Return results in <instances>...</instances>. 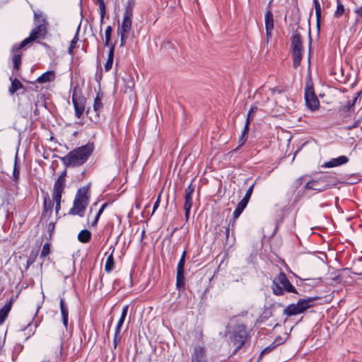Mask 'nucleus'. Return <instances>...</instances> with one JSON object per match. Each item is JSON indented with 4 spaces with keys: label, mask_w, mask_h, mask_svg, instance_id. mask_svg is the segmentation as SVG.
I'll return each instance as SVG.
<instances>
[{
    "label": "nucleus",
    "mask_w": 362,
    "mask_h": 362,
    "mask_svg": "<svg viewBox=\"0 0 362 362\" xmlns=\"http://www.w3.org/2000/svg\"><path fill=\"white\" fill-rule=\"evenodd\" d=\"M66 171H64L61 175L58 177L54 184L52 200L48 194L44 196L43 209L41 214V219L47 221L52 214L53 202H55V214L57 216L61 209L62 196L64 192L66 184Z\"/></svg>",
    "instance_id": "1"
},
{
    "label": "nucleus",
    "mask_w": 362,
    "mask_h": 362,
    "mask_svg": "<svg viewBox=\"0 0 362 362\" xmlns=\"http://www.w3.org/2000/svg\"><path fill=\"white\" fill-rule=\"evenodd\" d=\"M94 150L93 144H87L76 148L64 157H60L61 161L66 167H76L84 164Z\"/></svg>",
    "instance_id": "2"
},
{
    "label": "nucleus",
    "mask_w": 362,
    "mask_h": 362,
    "mask_svg": "<svg viewBox=\"0 0 362 362\" xmlns=\"http://www.w3.org/2000/svg\"><path fill=\"white\" fill-rule=\"evenodd\" d=\"M89 186L86 185L79 188L75 196L73 206L69 211L70 215H78L83 217L86 206L89 202Z\"/></svg>",
    "instance_id": "3"
},
{
    "label": "nucleus",
    "mask_w": 362,
    "mask_h": 362,
    "mask_svg": "<svg viewBox=\"0 0 362 362\" xmlns=\"http://www.w3.org/2000/svg\"><path fill=\"white\" fill-rule=\"evenodd\" d=\"M291 49L293 58V66L296 69L301 63L304 52L303 39L298 30L293 31L291 37Z\"/></svg>",
    "instance_id": "4"
},
{
    "label": "nucleus",
    "mask_w": 362,
    "mask_h": 362,
    "mask_svg": "<svg viewBox=\"0 0 362 362\" xmlns=\"http://www.w3.org/2000/svg\"><path fill=\"white\" fill-rule=\"evenodd\" d=\"M271 288L273 293L276 296L284 295V291L298 293L296 288L291 284L287 276L283 272H280L278 276L273 279Z\"/></svg>",
    "instance_id": "5"
},
{
    "label": "nucleus",
    "mask_w": 362,
    "mask_h": 362,
    "mask_svg": "<svg viewBox=\"0 0 362 362\" xmlns=\"http://www.w3.org/2000/svg\"><path fill=\"white\" fill-rule=\"evenodd\" d=\"M316 299H318V297L300 299L296 303L288 305L284 310V314L287 316H293L303 313L313 306L312 303Z\"/></svg>",
    "instance_id": "6"
},
{
    "label": "nucleus",
    "mask_w": 362,
    "mask_h": 362,
    "mask_svg": "<svg viewBox=\"0 0 362 362\" xmlns=\"http://www.w3.org/2000/svg\"><path fill=\"white\" fill-rule=\"evenodd\" d=\"M47 34V25L42 23L32 30L30 36L25 40H23L20 44H15L13 46V51L14 52L16 49H21L25 46H26L28 43L35 41L38 38H45Z\"/></svg>",
    "instance_id": "7"
},
{
    "label": "nucleus",
    "mask_w": 362,
    "mask_h": 362,
    "mask_svg": "<svg viewBox=\"0 0 362 362\" xmlns=\"http://www.w3.org/2000/svg\"><path fill=\"white\" fill-rule=\"evenodd\" d=\"M248 337V332L245 325L243 324H238L233 328L232 334L230 336V340L236 345V349H240Z\"/></svg>",
    "instance_id": "8"
},
{
    "label": "nucleus",
    "mask_w": 362,
    "mask_h": 362,
    "mask_svg": "<svg viewBox=\"0 0 362 362\" xmlns=\"http://www.w3.org/2000/svg\"><path fill=\"white\" fill-rule=\"evenodd\" d=\"M135 6V2L132 0L127 1V4L125 7L124 18L120 28H118V31H123V33H129L132 29V18H133V9Z\"/></svg>",
    "instance_id": "9"
},
{
    "label": "nucleus",
    "mask_w": 362,
    "mask_h": 362,
    "mask_svg": "<svg viewBox=\"0 0 362 362\" xmlns=\"http://www.w3.org/2000/svg\"><path fill=\"white\" fill-rule=\"evenodd\" d=\"M305 100L306 106L312 111H315L319 108L320 102L317 99L314 88L312 85L308 83L305 88Z\"/></svg>",
    "instance_id": "10"
},
{
    "label": "nucleus",
    "mask_w": 362,
    "mask_h": 362,
    "mask_svg": "<svg viewBox=\"0 0 362 362\" xmlns=\"http://www.w3.org/2000/svg\"><path fill=\"white\" fill-rule=\"evenodd\" d=\"M86 99L84 96L74 92L72 95V103L74 107L75 116L79 119L85 110Z\"/></svg>",
    "instance_id": "11"
},
{
    "label": "nucleus",
    "mask_w": 362,
    "mask_h": 362,
    "mask_svg": "<svg viewBox=\"0 0 362 362\" xmlns=\"http://www.w3.org/2000/svg\"><path fill=\"white\" fill-rule=\"evenodd\" d=\"M194 192V187L192 182L187 186L185 191V217L186 221L189 219L190 210L192 206V194Z\"/></svg>",
    "instance_id": "12"
},
{
    "label": "nucleus",
    "mask_w": 362,
    "mask_h": 362,
    "mask_svg": "<svg viewBox=\"0 0 362 362\" xmlns=\"http://www.w3.org/2000/svg\"><path fill=\"white\" fill-rule=\"evenodd\" d=\"M190 362H208L206 349L202 346H196L191 354Z\"/></svg>",
    "instance_id": "13"
},
{
    "label": "nucleus",
    "mask_w": 362,
    "mask_h": 362,
    "mask_svg": "<svg viewBox=\"0 0 362 362\" xmlns=\"http://www.w3.org/2000/svg\"><path fill=\"white\" fill-rule=\"evenodd\" d=\"M349 158L346 156H340L337 158H332L331 160L325 163L322 165L325 168H334L348 163Z\"/></svg>",
    "instance_id": "14"
},
{
    "label": "nucleus",
    "mask_w": 362,
    "mask_h": 362,
    "mask_svg": "<svg viewBox=\"0 0 362 362\" xmlns=\"http://www.w3.org/2000/svg\"><path fill=\"white\" fill-rule=\"evenodd\" d=\"M323 184V181H322L320 178H318L317 180L308 182L305 186V188L306 189H313L322 192L326 189Z\"/></svg>",
    "instance_id": "15"
},
{
    "label": "nucleus",
    "mask_w": 362,
    "mask_h": 362,
    "mask_svg": "<svg viewBox=\"0 0 362 362\" xmlns=\"http://www.w3.org/2000/svg\"><path fill=\"white\" fill-rule=\"evenodd\" d=\"M59 305L63 325H64L65 327H67L69 320V310L68 306L65 303L64 299L62 297L60 298Z\"/></svg>",
    "instance_id": "16"
},
{
    "label": "nucleus",
    "mask_w": 362,
    "mask_h": 362,
    "mask_svg": "<svg viewBox=\"0 0 362 362\" xmlns=\"http://www.w3.org/2000/svg\"><path fill=\"white\" fill-rule=\"evenodd\" d=\"M272 1L269 3V7ZM265 28L274 29V16L271 9L269 8L264 14Z\"/></svg>",
    "instance_id": "17"
},
{
    "label": "nucleus",
    "mask_w": 362,
    "mask_h": 362,
    "mask_svg": "<svg viewBox=\"0 0 362 362\" xmlns=\"http://www.w3.org/2000/svg\"><path fill=\"white\" fill-rule=\"evenodd\" d=\"M55 78V73L54 71H48L39 76L36 81L39 83L53 81Z\"/></svg>",
    "instance_id": "18"
},
{
    "label": "nucleus",
    "mask_w": 362,
    "mask_h": 362,
    "mask_svg": "<svg viewBox=\"0 0 362 362\" xmlns=\"http://www.w3.org/2000/svg\"><path fill=\"white\" fill-rule=\"evenodd\" d=\"M320 178L323 181L326 189L336 184V177L330 174L323 175Z\"/></svg>",
    "instance_id": "19"
},
{
    "label": "nucleus",
    "mask_w": 362,
    "mask_h": 362,
    "mask_svg": "<svg viewBox=\"0 0 362 362\" xmlns=\"http://www.w3.org/2000/svg\"><path fill=\"white\" fill-rule=\"evenodd\" d=\"M12 301H9L7 303L1 310H0V325H1L6 317L8 315V313L11 309Z\"/></svg>",
    "instance_id": "20"
},
{
    "label": "nucleus",
    "mask_w": 362,
    "mask_h": 362,
    "mask_svg": "<svg viewBox=\"0 0 362 362\" xmlns=\"http://www.w3.org/2000/svg\"><path fill=\"white\" fill-rule=\"evenodd\" d=\"M10 80L11 81V86L9 87L8 92L11 95H13L14 93H16L17 90L20 89H23L24 88L22 83L17 78H10Z\"/></svg>",
    "instance_id": "21"
},
{
    "label": "nucleus",
    "mask_w": 362,
    "mask_h": 362,
    "mask_svg": "<svg viewBox=\"0 0 362 362\" xmlns=\"http://www.w3.org/2000/svg\"><path fill=\"white\" fill-rule=\"evenodd\" d=\"M103 104L102 103V97L100 93H98L96 97L95 98L93 103V110L95 112L97 117H98L100 112L103 110Z\"/></svg>",
    "instance_id": "22"
},
{
    "label": "nucleus",
    "mask_w": 362,
    "mask_h": 362,
    "mask_svg": "<svg viewBox=\"0 0 362 362\" xmlns=\"http://www.w3.org/2000/svg\"><path fill=\"white\" fill-rule=\"evenodd\" d=\"M185 286V278L184 272H177L176 275V289L178 291L184 290Z\"/></svg>",
    "instance_id": "23"
},
{
    "label": "nucleus",
    "mask_w": 362,
    "mask_h": 362,
    "mask_svg": "<svg viewBox=\"0 0 362 362\" xmlns=\"http://www.w3.org/2000/svg\"><path fill=\"white\" fill-rule=\"evenodd\" d=\"M115 249H112L111 254L107 257L105 264V271L107 273H110L115 267V260L113 258V252Z\"/></svg>",
    "instance_id": "24"
},
{
    "label": "nucleus",
    "mask_w": 362,
    "mask_h": 362,
    "mask_svg": "<svg viewBox=\"0 0 362 362\" xmlns=\"http://www.w3.org/2000/svg\"><path fill=\"white\" fill-rule=\"evenodd\" d=\"M91 238V233L86 230H82L78 235V240L82 243H86L90 241Z\"/></svg>",
    "instance_id": "25"
},
{
    "label": "nucleus",
    "mask_w": 362,
    "mask_h": 362,
    "mask_svg": "<svg viewBox=\"0 0 362 362\" xmlns=\"http://www.w3.org/2000/svg\"><path fill=\"white\" fill-rule=\"evenodd\" d=\"M249 127H250V122L248 121V119H246L241 136L239 138L240 146L243 145L245 144V142L247 141V139L248 136Z\"/></svg>",
    "instance_id": "26"
},
{
    "label": "nucleus",
    "mask_w": 362,
    "mask_h": 362,
    "mask_svg": "<svg viewBox=\"0 0 362 362\" xmlns=\"http://www.w3.org/2000/svg\"><path fill=\"white\" fill-rule=\"evenodd\" d=\"M19 50L20 49H16L14 52L12 50V52L13 53V56L12 57L13 69L16 71L20 69L21 64V54L19 52L16 53V52Z\"/></svg>",
    "instance_id": "27"
},
{
    "label": "nucleus",
    "mask_w": 362,
    "mask_h": 362,
    "mask_svg": "<svg viewBox=\"0 0 362 362\" xmlns=\"http://www.w3.org/2000/svg\"><path fill=\"white\" fill-rule=\"evenodd\" d=\"M128 309H129V305H125L123 307L120 318H119V320L117 322V325L116 326V328H115V330H117V332L121 331V327H122L124 320L127 317Z\"/></svg>",
    "instance_id": "28"
},
{
    "label": "nucleus",
    "mask_w": 362,
    "mask_h": 362,
    "mask_svg": "<svg viewBox=\"0 0 362 362\" xmlns=\"http://www.w3.org/2000/svg\"><path fill=\"white\" fill-rule=\"evenodd\" d=\"M17 159H18V157L16 155V158H15V162H14L13 174H12V179L16 184H17L18 182L19 177H20V166L18 164Z\"/></svg>",
    "instance_id": "29"
},
{
    "label": "nucleus",
    "mask_w": 362,
    "mask_h": 362,
    "mask_svg": "<svg viewBox=\"0 0 362 362\" xmlns=\"http://www.w3.org/2000/svg\"><path fill=\"white\" fill-rule=\"evenodd\" d=\"M247 205V204L245 201L242 200L238 204L235 211H233V218L235 219H237L240 216Z\"/></svg>",
    "instance_id": "30"
},
{
    "label": "nucleus",
    "mask_w": 362,
    "mask_h": 362,
    "mask_svg": "<svg viewBox=\"0 0 362 362\" xmlns=\"http://www.w3.org/2000/svg\"><path fill=\"white\" fill-rule=\"evenodd\" d=\"M97 1L98 4L99 10H100V25H102V24L103 23V21H104L105 15L106 13L105 4L104 0H97ZM102 30V27L100 28V30Z\"/></svg>",
    "instance_id": "31"
},
{
    "label": "nucleus",
    "mask_w": 362,
    "mask_h": 362,
    "mask_svg": "<svg viewBox=\"0 0 362 362\" xmlns=\"http://www.w3.org/2000/svg\"><path fill=\"white\" fill-rule=\"evenodd\" d=\"M79 29H80V25L78 27L77 31H76V33L75 34V36L74 37V38L71 41L70 46L69 47L68 52H69V54H70L71 55L74 54L73 50L76 47V43L78 41V31H79Z\"/></svg>",
    "instance_id": "32"
},
{
    "label": "nucleus",
    "mask_w": 362,
    "mask_h": 362,
    "mask_svg": "<svg viewBox=\"0 0 362 362\" xmlns=\"http://www.w3.org/2000/svg\"><path fill=\"white\" fill-rule=\"evenodd\" d=\"M34 18L37 25L40 23H45V25H47V22L46 18L43 16L42 13L41 11L35 12L34 13Z\"/></svg>",
    "instance_id": "33"
},
{
    "label": "nucleus",
    "mask_w": 362,
    "mask_h": 362,
    "mask_svg": "<svg viewBox=\"0 0 362 362\" xmlns=\"http://www.w3.org/2000/svg\"><path fill=\"white\" fill-rule=\"evenodd\" d=\"M315 5V14L317 18V25L320 28V18L321 17V7L318 0H313Z\"/></svg>",
    "instance_id": "34"
},
{
    "label": "nucleus",
    "mask_w": 362,
    "mask_h": 362,
    "mask_svg": "<svg viewBox=\"0 0 362 362\" xmlns=\"http://www.w3.org/2000/svg\"><path fill=\"white\" fill-rule=\"evenodd\" d=\"M344 12L345 9L344 5L340 0H337V7L334 12V17L339 18L344 13Z\"/></svg>",
    "instance_id": "35"
},
{
    "label": "nucleus",
    "mask_w": 362,
    "mask_h": 362,
    "mask_svg": "<svg viewBox=\"0 0 362 362\" xmlns=\"http://www.w3.org/2000/svg\"><path fill=\"white\" fill-rule=\"evenodd\" d=\"M185 257H186V251L185 250L182 252L180 259L177 264V272H184L185 271Z\"/></svg>",
    "instance_id": "36"
},
{
    "label": "nucleus",
    "mask_w": 362,
    "mask_h": 362,
    "mask_svg": "<svg viewBox=\"0 0 362 362\" xmlns=\"http://www.w3.org/2000/svg\"><path fill=\"white\" fill-rule=\"evenodd\" d=\"M112 28L110 25H108L106 29H105V45L106 47H109L110 46V40H111V35H112Z\"/></svg>",
    "instance_id": "37"
},
{
    "label": "nucleus",
    "mask_w": 362,
    "mask_h": 362,
    "mask_svg": "<svg viewBox=\"0 0 362 362\" xmlns=\"http://www.w3.org/2000/svg\"><path fill=\"white\" fill-rule=\"evenodd\" d=\"M50 252V244L48 243H46L44 244L42 251L40 252V258H44L47 257Z\"/></svg>",
    "instance_id": "38"
},
{
    "label": "nucleus",
    "mask_w": 362,
    "mask_h": 362,
    "mask_svg": "<svg viewBox=\"0 0 362 362\" xmlns=\"http://www.w3.org/2000/svg\"><path fill=\"white\" fill-rule=\"evenodd\" d=\"M303 180H304V177H303V176L297 178L292 184L291 187H292L293 191H295L298 188H299L303 185Z\"/></svg>",
    "instance_id": "39"
},
{
    "label": "nucleus",
    "mask_w": 362,
    "mask_h": 362,
    "mask_svg": "<svg viewBox=\"0 0 362 362\" xmlns=\"http://www.w3.org/2000/svg\"><path fill=\"white\" fill-rule=\"evenodd\" d=\"M255 184H252L247 190L245 197L243 198L242 201H245L247 204H248L249 200L251 197V195L253 192Z\"/></svg>",
    "instance_id": "40"
},
{
    "label": "nucleus",
    "mask_w": 362,
    "mask_h": 362,
    "mask_svg": "<svg viewBox=\"0 0 362 362\" xmlns=\"http://www.w3.org/2000/svg\"><path fill=\"white\" fill-rule=\"evenodd\" d=\"M121 334H120V331H118L117 332V330H115V336H114V339H113V345H114V348L116 349L118 343L121 340Z\"/></svg>",
    "instance_id": "41"
},
{
    "label": "nucleus",
    "mask_w": 362,
    "mask_h": 362,
    "mask_svg": "<svg viewBox=\"0 0 362 362\" xmlns=\"http://www.w3.org/2000/svg\"><path fill=\"white\" fill-rule=\"evenodd\" d=\"M119 33L120 34V47H123L126 44V40L129 33H123V31H119Z\"/></svg>",
    "instance_id": "42"
},
{
    "label": "nucleus",
    "mask_w": 362,
    "mask_h": 362,
    "mask_svg": "<svg viewBox=\"0 0 362 362\" xmlns=\"http://www.w3.org/2000/svg\"><path fill=\"white\" fill-rule=\"evenodd\" d=\"M257 107L256 106H251L247 116V119L250 122V119L252 118L253 114L257 111Z\"/></svg>",
    "instance_id": "43"
},
{
    "label": "nucleus",
    "mask_w": 362,
    "mask_h": 362,
    "mask_svg": "<svg viewBox=\"0 0 362 362\" xmlns=\"http://www.w3.org/2000/svg\"><path fill=\"white\" fill-rule=\"evenodd\" d=\"M276 345H274L273 344L267 346L266 348H264L261 354H260V356L259 357H261L263 354H267V353H269L270 351H272L274 348H275Z\"/></svg>",
    "instance_id": "44"
},
{
    "label": "nucleus",
    "mask_w": 362,
    "mask_h": 362,
    "mask_svg": "<svg viewBox=\"0 0 362 362\" xmlns=\"http://www.w3.org/2000/svg\"><path fill=\"white\" fill-rule=\"evenodd\" d=\"M160 194H159V195L157 197V199L156 201V202L154 203L153 204V211H152V214L156 211V210L158 208L159 206V204H160Z\"/></svg>",
    "instance_id": "45"
},
{
    "label": "nucleus",
    "mask_w": 362,
    "mask_h": 362,
    "mask_svg": "<svg viewBox=\"0 0 362 362\" xmlns=\"http://www.w3.org/2000/svg\"><path fill=\"white\" fill-rule=\"evenodd\" d=\"M113 64V59H107L105 64V71H109L111 69Z\"/></svg>",
    "instance_id": "46"
},
{
    "label": "nucleus",
    "mask_w": 362,
    "mask_h": 362,
    "mask_svg": "<svg viewBox=\"0 0 362 362\" xmlns=\"http://www.w3.org/2000/svg\"><path fill=\"white\" fill-rule=\"evenodd\" d=\"M265 29H266V35H267L266 44L267 45L269 41L272 38L273 29H268V28H265Z\"/></svg>",
    "instance_id": "47"
},
{
    "label": "nucleus",
    "mask_w": 362,
    "mask_h": 362,
    "mask_svg": "<svg viewBox=\"0 0 362 362\" xmlns=\"http://www.w3.org/2000/svg\"><path fill=\"white\" fill-rule=\"evenodd\" d=\"M114 52H115V44L110 45L109 52H108V58L107 59H113Z\"/></svg>",
    "instance_id": "48"
},
{
    "label": "nucleus",
    "mask_w": 362,
    "mask_h": 362,
    "mask_svg": "<svg viewBox=\"0 0 362 362\" xmlns=\"http://www.w3.org/2000/svg\"><path fill=\"white\" fill-rule=\"evenodd\" d=\"M35 257H29L27 259V262H26V267H25V269H28L29 268V267L33 264V262H35Z\"/></svg>",
    "instance_id": "49"
},
{
    "label": "nucleus",
    "mask_w": 362,
    "mask_h": 362,
    "mask_svg": "<svg viewBox=\"0 0 362 362\" xmlns=\"http://www.w3.org/2000/svg\"><path fill=\"white\" fill-rule=\"evenodd\" d=\"M108 203L107 202H105L104 203L100 208V209L98 210L97 214H98L99 216H101V214L103 213L105 209L108 206Z\"/></svg>",
    "instance_id": "50"
},
{
    "label": "nucleus",
    "mask_w": 362,
    "mask_h": 362,
    "mask_svg": "<svg viewBox=\"0 0 362 362\" xmlns=\"http://www.w3.org/2000/svg\"><path fill=\"white\" fill-rule=\"evenodd\" d=\"M54 226H55V223L54 222H50L48 224V230L50 233V234L54 231Z\"/></svg>",
    "instance_id": "51"
},
{
    "label": "nucleus",
    "mask_w": 362,
    "mask_h": 362,
    "mask_svg": "<svg viewBox=\"0 0 362 362\" xmlns=\"http://www.w3.org/2000/svg\"><path fill=\"white\" fill-rule=\"evenodd\" d=\"M100 216L98 214H96L95 216V218L93 220V221L92 222V226H96L97 224H98V220L100 218Z\"/></svg>",
    "instance_id": "52"
},
{
    "label": "nucleus",
    "mask_w": 362,
    "mask_h": 362,
    "mask_svg": "<svg viewBox=\"0 0 362 362\" xmlns=\"http://www.w3.org/2000/svg\"><path fill=\"white\" fill-rule=\"evenodd\" d=\"M100 216L98 214H96L95 216V218L93 220V221L92 222V226H96L97 224H98V220L100 218Z\"/></svg>",
    "instance_id": "53"
},
{
    "label": "nucleus",
    "mask_w": 362,
    "mask_h": 362,
    "mask_svg": "<svg viewBox=\"0 0 362 362\" xmlns=\"http://www.w3.org/2000/svg\"><path fill=\"white\" fill-rule=\"evenodd\" d=\"M100 216L98 214H96L95 216V218L93 220V221L92 222V226H96L97 224H98V220L100 218Z\"/></svg>",
    "instance_id": "54"
},
{
    "label": "nucleus",
    "mask_w": 362,
    "mask_h": 362,
    "mask_svg": "<svg viewBox=\"0 0 362 362\" xmlns=\"http://www.w3.org/2000/svg\"><path fill=\"white\" fill-rule=\"evenodd\" d=\"M355 12L358 16L362 17V6L356 8Z\"/></svg>",
    "instance_id": "55"
},
{
    "label": "nucleus",
    "mask_w": 362,
    "mask_h": 362,
    "mask_svg": "<svg viewBox=\"0 0 362 362\" xmlns=\"http://www.w3.org/2000/svg\"><path fill=\"white\" fill-rule=\"evenodd\" d=\"M356 100H357V98H355L353 100V101H352V102H351V101H349V103H348V108H349V109L354 106V105H355V103H356Z\"/></svg>",
    "instance_id": "56"
},
{
    "label": "nucleus",
    "mask_w": 362,
    "mask_h": 362,
    "mask_svg": "<svg viewBox=\"0 0 362 362\" xmlns=\"http://www.w3.org/2000/svg\"><path fill=\"white\" fill-rule=\"evenodd\" d=\"M272 90L273 93H281V90L277 87L272 88Z\"/></svg>",
    "instance_id": "57"
},
{
    "label": "nucleus",
    "mask_w": 362,
    "mask_h": 362,
    "mask_svg": "<svg viewBox=\"0 0 362 362\" xmlns=\"http://www.w3.org/2000/svg\"><path fill=\"white\" fill-rule=\"evenodd\" d=\"M27 97H28V100H30V97L34 98V95L33 94H31L30 95H27ZM28 105H29V106L31 107V105H32L31 101H30Z\"/></svg>",
    "instance_id": "58"
},
{
    "label": "nucleus",
    "mask_w": 362,
    "mask_h": 362,
    "mask_svg": "<svg viewBox=\"0 0 362 362\" xmlns=\"http://www.w3.org/2000/svg\"><path fill=\"white\" fill-rule=\"evenodd\" d=\"M235 220H236V219H235V218H234V219H233V221H232V223H231V228H232V230H233V229H234V228H235Z\"/></svg>",
    "instance_id": "59"
},
{
    "label": "nucleus",
    "mask_w": 362,
    "mask_h": 362,
    "mask_svg": "<svg viewBox=\"0 0 362 362\" xmlns=\"http://www.w3.org/2000/svg\"><path fill=\"white\" fill-rule=\"evenodd\" d=\"M97 204H98L97 202H95L94 204H93V205H92V206L90 207V213L92 211V207H93V206H96V205H97Z\"/></svg>",
    "instance_id": "60"
},
{
    "label": "nucleus",
    "mask_w": 362,
    "mask_h": 362,
    "mask_svg": "<svg viewBox=\"0 0 362 362\" xmlns=\"http://www.w3.org/2000/svg\"><path fill=\"white\" fill-rule=\"evenodd\" d=\"M358 126V122H355V124L353 125V127H357Z\"/></svg>",
    "instance_id": "61"
},
{
    "label": "nucleus",
    "mask_w": 362,
    "mask_h": 362,
    "mask_svg": "<svg viewBox=\"0 0 362 362\" xmlns=\"http://www.w3.org/2000/svg\"><path fill=\"white\" fill-rule=\"evenodd\" d=\"M229 233V228L226 229V233L228 234Z\"/></svg>",
    "instance_id": "62"
},
{
    "label": "nucleus",
    "mask_w": 362,
    "mask_h": 362,
    "mask_svg": "<svg viewBox=\"0 0 362 362\" xmlns=\"http://www.w3.org/2000/svg\"><path fill=\"white\" fill-rule=\"evenodd\" d=\"M356 274L362 276V272L361 273H357Z\"/></svg>",
    "instance_id": "63"
},
{
    "label": "nucleus",
    "mask_w": 362,
    "mask_h": 362,
    "mask_svg": "<svg viewBox=\"0 0 362 362\" xmlns=\"http://www.w3.org/2000/svg\"><path fill=\"white\" fill-rule=\"evenodd\" d=\"M30 326V324H28L27 329Z\"/></svg>",
    "instance_id": "64"
}]
</instances>
